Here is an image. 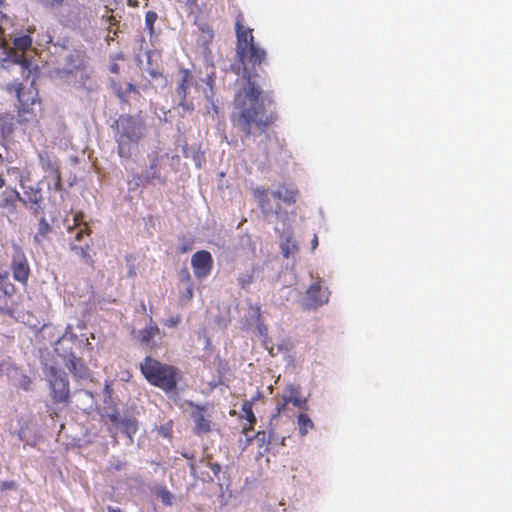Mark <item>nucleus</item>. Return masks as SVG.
Wrapping results in <instances>:
<instances>
[{
  "mask_svg": "<svg viewBox=\"0 0 512 512\" xmlns=\"http://www.w3.org/2000/svg\"><path fill=\"white\" fill-rule=\"evenodd\" d=\"M140 370L151 385L166 393L175 391L181 379V372L177 367L162 363L151 356H146L140 363Z\"/></svg>",
  "mask_w": 512,
  "mask_h": 512,
  "instance_id": "nucleus-2",
  "label": "nucleus"
},
{
  "mask_svg": "<svg viewBox=\"0 0 512 512\" xmlns=\"http://www.w3.org/2000/svg\"><path fill=\"white\" fill-rule=\"evenodd\" d=\"M3 22H8V17L0 10V49H5L8 46V41L5 36Z\"/></svg>",
  "mask_w": 512,
  "mask_h": 512,
  "instance_id": "nucleus-34",
  "label": "nucleus"
},
{
  "mask_svg": "<svg viewBox=\"0 0 512 512\" xmlns=\"http://www.w3.org/2000/svg\"><path fill=\"white\" fill-rule=\"evenodd\" d=\"M149 158L150 164L147 170L145 171L144 177L148 181L159 179L160 174L158 168L160 165L161 157L157 152H153L152 154L149 155Z\"/></svg>",
  "mask_w": 512,
  "mask_h": 512,
  "instance_id": "nucleus-23",
  "label": "nucleus"
},
{
  "mask_svg": "<svg viewBox=\"0 0 512 512\" xmlns=\"http://www.w3.org/2000/svg\"><path fill=\"white\" fill-rule=\"evenodd\" d=\"M253 196L258 202V206L261 212L265 216L277 215L280 212V207L277 205L273 207L268 197V190L263 187H256L253 189Z\"/></svg>",
  "mask_w": 512,
  "mask_h": 512,
  "instance_id": "nucleus-14",
  "label": "nucleus"
},
{
  "mask_svg": "<svg viewBox=\"0 0 512 512\" xmlns=\"http://www.w3.org/2000/svg\"><path fill=\"white\" fill-rule=\"evenodd\" d=\"M69 233H74L73 240L71 242H74L77 244V242H81L84 235L89 236L91 233V230L86 222H83V215L82 213H78L74 216V226L68 228Z\"/></svg>",
  "mask_w": 512,
  "mask_h": 512,
  "instance_id": "nucleus-15",
  "label": "nucleus"
},
{
  "mask_svg": "<svg viewBox=\"0 0 512 512\" xmlns=\"http://www.w3.org/2000/svg\"><path fill=\"white\" fill-rule=\"evenodd\" d=\"M11 269L15 280L23 284L27 283L30 268L25 255L21 251H17L13 256Z\"/></svg>",
  "mask_w": 512,
  "mask_h": 512,
  "instance_id": "nucleus-13",
  "label": "nucleus"
},
{
  "mask_svg": "<svg viewBox=\"0 0 512 512\" xmlns=\"http://www.w3.org/2000/svg\"><path fill=\"white\" fill-rule=\"evenodd\" d=\"M185 297L188 300H191L193 298V285L192 283L188 284V287L186 288Z\"/></svg>",
  "mask_w": 512,
  "mask_h": 512,
  "instance_id": "nucleus-44",
  "label": "nucleus"
},
{
  "mask_svg": "<svg viewBox=\"0 0 512 512\" xmlns=\"http://www.w3.org/2000/svg\"><path fill=\"white\" fill-rule=\"evenodd\" d=\"M115 141L121 158L130 159L132 147L143 138L141 122L128 114L120 115L115 121Z\"/></svg>",
  "mask_w": 512,
  "mask_h": 512,
  "instance_id": "nucleus-4",
  "label": "nucleus"
},
{
  "mask_svg": "<svg viewBox=\"0 0 512 512\" xmlns=\"http://www.w3.org/2000/svg\"><path fill=\"white\" fill-rule=\"evenodd\" d=\"M297 424L301 436H305L309 432V430H312L314 428L313 421L305 413H300L298 415Z\"/></svg>",
  "mask_w": 512,
  "mask_h": 512,
  "instance_id": "nucleus-26",
  "label": "nucleus"
},
{
  "mask_svg": "<svg viewBox=\"0 0 512 512\" xmlns=\"http://www.w3.org/2000/svg\"><path fill=\"white\" fill-rule=\"evenodd\" d=\"M70 249L79 257H81L84 262L88 265H93L94 260L92 256L90 255V244L86 243L85 245H79L74 242L70 243Z\"/></svg>",
  "mask_w": 512,
  "mask_h": 512,
  "instance_id": "nucleus-25",
  "label": "nucleus"
},
{
  "mask_svg": "<svg viewBox=\"0 0 512 512\" xmlns=\"http://www.w3.org/2000/svg\"><path fill=\"white\" fill-rule=\"evenodd\" d=\"M181 322V316L179 314L169 317L164 321V325L167 327H176Z\"/></svg>",
  "mask_w": 512,
  "mask_h": 512,
  "instance_id": "nucleus-40",
  "label": "nucleus"
},
{
  "mask_svg": "<svg viewBox=\"0 0 512 512\" xmlns=\"http://www.w3.org/2000/svg\"><path fill=\"white\" fill-rule=\"evenodd\" d=\"M112 88L114 89L119 100L123 103L128 101V95L130 93L139 94L138 88L132 83H128L126 89H123L118 82L113 81Z\"/></svg>",
  "mask_w": 512,
  "mask_h": 512,
  "instance_id": "nucleus-24",
  "label": "nucleus"
},
{
  "mask_svg": "<svg viewBox=\"0 0 512 512\" xmlns=\"http://www.w3.org/2000/svg\"><path fill=\"white\" fill-rule=\"evenodd\" d=\"M243 23L244 16L239 12L235 23L237 57L242 64H251L255 68L265 60L266 52L255 44L253 30Z\"/></svg>",
  "mask_w": 512,
  "mask_h": 512,
  "instance_id": "nucleus-3",
  "label": "nucleus"
},
{
  "mask_svg": "<svg viewBox=\"0 0 512 512\" xmlns=\"http://www.w3.org/2000/svg\"><path fill=\"white\" fill-rule=\"evenodd\" d=\"M25 195L27 199L22 198V202L29 203L30 209L35 215H37L41 209V203L43 201L41 190L31 188L29 191L25 192Z\"/></svg>",
  "mask_w": 512,
  "mask_h": 512,
  "instance_id": "nucleus-20",
  "label": "nucleus"
},
{
  "mask_svg": "<svg viewBox=\"0 0 512 512\" xmlns=\"http://www.w3.org/2000/svg\"><path fill=\"white\" fill-rule=\"evenodd\" d=\"M191 265L197 279L206 278L213 268V258L210 252L201 250L192 255Z\"/></svg>",
  "mask_w": 512,
  "mask_h": 512,
  "instance_id": "nucleus-10",
  "label": "nucleus"
},
{
  "mask_svg": "<svg viewBox=\"0 0 512 512\" xmlns=\"http://www.w3.org/2000/svg\"><path fill=\"white\" fill-rule=\"evenodd\" d=\"M256 439L262 444L268 445L272 439H275L274 425L269 424V433H266L265 431H259L256 435Z\"/></svg>",
  "mask_w": 512,
  "mask_h": 512,
  "instance_id": "nucleus-33",
  "label": "nucleus"
},
{
  "mask_svg": "<svg viewBox=\"0 0 512 512\" xmlns=\"http://www.w3.org/2000/svg\"><path fill=\"white\" fill-rule=\"evenodd\" d=\"M243 282L250 283V282H251V280H248V281H247V279H244V281H243Z\"/></svg>",
  "mask_w": 512,
  "mask_h": 512,
  "instance_id": "nucleus-57",
  "label": "nucleus"
},
{
  "mask_svg": "<svg viewBox=\"0 0 512 512\" xmlns=\"http://www.w3.org/2000/svg\"><path fill=\"white\" fill-rule=\"evenodd\" d=\"M255 313L257 314V322L259 323V325H258L259 332H260V334H264L266 332V327L262 323H260V321H261V308H260V306L257 305L255 307Z\"/></svg>",
  "mask_w": 512,
  "mask_h": 512,
  "instance_id": "nucleus-41",
  "label": "nucleus"
},
{
  "mask_svg": "<svg viewBox=\"0 0 512 512\" xmlns=\"http://www.w3.org/2000/svg\"><path fill=\"white\" fill-rule=\"evenodd\" d=\"M193 420L195 422L194 433L196 435H203L211 431V420L201 411L193 413Z\"/></svg>",
  "mask_w": 512,
  "mask_h": 512,
  "instance_id": "nucleus-21",
  "label": "nucleus"
},
{
  "mask_svg": "<svg viewBox=\"0 0 512 512\" xmlns=\"http://www.w3.org/2000/svg\"><path fill=\"white\" fill-rule=\"evenodd\" d=\"M22 201L19 192L13 189L3 191L0 199V207L7 209L10 213H14L17 209V203Z\"/></svg>",
  "mask_w": 512,
  "mask_h": 512,
  "instance_id": "nucleus-16",
  "label": "nucleus"
},
{
  "mask_svg": "<svg viewBox=\"0 0 512 512\" xmlns=\"http://www.w3.org/2000/svg\"><path fill=\"white\" fill-rule=\"evenodd\" d=\"M74 337H76L74 334H72V333H71V334H69V333L66 331V332H65V334L61 337L60 342H61V341H65V340H66V339H68V338H69V339H72V338H74Z\"/></svg>",
  "mask_w": 512,
  "mask_h": 512,
  "instance_id": "nucleus-49",
  "label": "nucleus"
},
{
  "mask_svg": "<svg viewBox=\"0 0 512 512\" xmlns=\"http://www.w3.org/2000/svg\"><path fill=\"white\" fill-rule=\"evenodd\" d=\"M4 5V0H0V8Z\"/></svg>",
  "mask_w": 512,
  "mask_h": 512,
  "instance_id": "nucleus-56",
  "label": "nucleus"
},
{
  "mask_svg": "<svg viewBox=\"0 0 512 512\" xmlns=\"http://www.w3.org/2000/svg\"><path fill=\"white\" fill-rule=\"evenodd\" d=\"M110 72L113 74H118L120 72V67L117 63H112L109 68Z\"/></svg>",
  "mask_w": 512,
  "mask_h": 512,
  "instance_id": "nucleus-45",
  "label": "nucleus"
},
{
  "mask_svg": "<svg viewBox=\"0 0 512 512\" xmlns=\"http://www.w3.org/2000/svg\"><path fill=\"white\" fill-rule=\"evenodd\" d=\"M281 397L288 404L291 403L293 406L298 408H304L306 405V400L301 398L300 387L293 384H290L285 388Z\"/></svg>",
  "mask_w": 512,
  "mask_h": 512,
  "instance_id": "nucleus-17",
  "label": "nucleus"
},
{
  "mask_svg": "<svg viewBox=\"0 0 512 512\" xmlns=\"http://www.w3.org/2000/svg\"><path fill=\"white\" fill-rule=\"evenodd\" d=\"M127 5L130 7H137L138 1L137 0H127Z\"/></svg>",
  "mask_w": 512,
  "mask_h": 512,
  "instance_id": "nucleus-51",
  "label": "nucleus"
},
{
  "mask_svg": "<svg viewBox=\"0 0 512 512\" xmlns=\"http://www.w3.org/2000/svg\"><path fill=\"white\" fill-rule=\"evenodd\" d=\"M41 169L44 171L43 179L48 183V189L60 192L63 189L61 165L59 159L51 152L38 153Z\"/></svg>",
  "mask_w": 512,
  "mask_h": 512,
  "instance_id": "nucleus-7",
  "label": "nucleus"
},
{
  "mask_svg": "<svg viewBox=\"0 0 512 512\" xmlns=\"http://www.w3.org/2000/svg\"><path fill=\"white\" fill-rule=\"evenodd\" d=\"M5 185V180L2 176H0V189Z\"/></svg>",
  "mask_w": 512,
  "mask_h": 512,
  "instance_id": "nucleus-53",
  "label": "nucleus"
},
{
  "mask_svg": "<svg viewBox=\"0 0 512 512\" xmlns=\"http://www.w3.org/2000/svg\"><path fill=\"white\" fill-rule=\"evenodd\" d=\"M46 6L54 7L62 4L63 0H41Z\"/></svg>",
  "mask_w": 512,
  "mask_h": 512,
  "instance_id": "nucleus-42",
  "label": "nucleus"
},
{
  "mask_svg": "<svg viewBox=\"0 0 512 512\" xmlns=\"http://www.w3.org/2000/svg\"><path fill=\"white\" fill-rule=\"evenodd\" d=\"M181 79L176 87V94L179 97V106L185 111H193L194 105L191 101L187 100L188 90L193 84V76L188 69L180 70Z\"/></svg>",
  "mask_w": 512,
  "mask_h": 512,
  "instance_id": "nucleus-11",
  "label": "nucleus"
},
{
  "mask_svg": "<svg viewBox=\"0 0 512 512\" xmlns=\"http://www.w3.org/2000/svg\"><path fill=\"white\" fill-rule=\"evenodd\" d=\"M288 403L281 397L276 404V412L270 418V425H274V421L278 420L279 414L284 412Z\"/></svg>",
  "mask_w": 512,
  "mask_h": 512,
  "instance_id": "nucleus-36",
  "label": "nucleus"
},
{
  "mask_svg": "<svg viewBox=\"0 0 512 512\" xmlns=\"http://www.w3.org/2000/svg\"><path fill=\"white\" fill-rule=\"evenodd\" d=\"M66 367L75 377L86 378L88 376V369L81 361V359L72 355L66 363Z\"/></svg>",
  "mask_w": 512,
  "mask_h": 512,
  "instance_id": "nucleus-22",
  "label": "nucleus"
},
{
  "mask_svg": "<svg viewBox=\"0 0 512 512\" xmlns=\"http://www.w3.org/2000/svg\"><path fill=\"white\" fill-rule=\"evenodd\" d=\"M189 468L192 476L199 477L203 481H217L218 484L222 487V466L219 463L213 461L212 455L207 454L198 463L190 462Z\"/></svg>",
  "mask_w": 512,
  "mask_h": 512,
  "instance_id": "nucleus-8",
  "label": "nucleus"
},
{
  "mask_svg": "<svg viewBox=\"0 0 512 512\" xmlns=\"http://www.w3.org/2000/svg\"><path fill=\"white\" fill-rule=\"evenodd\" d=\"M159 335V327L156 324H153L140 330L138 333V338L141 345L153 348L155 346L153 339Z\"/></svg>",
  "mask_w": 512,
  "mask_h": 512,
  "instance_id": "nucleus-18",
  "label": "nucleus"
},
{
  "mask_svg": "<svg viewBox=\"0 0 512 512\" xmlns=\"http://www.w3.org/2000/svg\"><path fill=\"white\" fill-rule=\"evenodd\" d=\"M280 247L285 258H289L298 250V247L296 243L293 241L292 237H287L281 243Z\"/></svg>",
  "mask_w": 512,
  "mask_h": 512,
  "instance_id": "nucleus-29",
  "label": "nucleus"
},
{
  "mask_svg": "<svg viewBox=\"0 0 512 512\" xmlns=\"http://www.w3.org/2000/svg\"><path fill=\"white\" fill-rule=\"evenodd\" d=\"M159 432L163 435V436H168L169 435V429L168 428H164V427H161Z\"/></svg>",
  "mask_w": 512,
  "mask_h": 512,
  "instance_id": "nucleus-52",
  "label": "nucleus"
},
{
  "mask_svg": "<svg viewBox=\"0 0 512 512\" xmlns=\"http://www.w3.org/2000/svg\"><path fill=\"white\" fill-rule=\"evenodd\" d=\"M51 230V227L50 225L48 224L47 220L45 219L44 216H42L39 220V223H38V230L37 232L35 233L34 235V241L36 243H41L48 235V233L50 232Z\"/></svg>",
  "mask_w": 512,
  "mask_h": 512,
  "instance_id": "nucleus-27",
  "label": "nucleus"
},
{
  "mask_svg": "<svg viewBox=\"0 0 512 512\" xmlns=\"http://www.w3.org/2000/svg\"><path fill=\"white\" fill-rule=\"evenodd\" d=\"M107 511L108 512H122V510L119 507H113V506H108Z\"/></svg>",
  "mask_w": 512,
  "mask_h": 512,
  "instance_id": "nucleus-50",
  "label": "nucleus"
},
{
  "mask_svg": "<svg viewBox=\"0 0 512 512\" xmlns=\"http://www.w3.org/2000/svg\"><path fill=\"white\" fill-rule=\"evenodd\" d=\"M4 486H5V487H7V488H9V487L13 486V483H11V484H7V483H5V484H4Z\"/></svg>",
  "mask_w": 512,
  "mask_h": 512,
  "instance_id": "nucleus-55",
  "label": "nucleus"
},
{
  "mask_svg": "<svg viewBox=\"0 0 512 512\" xmlns=\"http://www.w3.org/2000/svg\"><path fill=\"white\" fill-rule=\"evenodd\" d=\"M16 288L8 274L0 275V311L10 317H15L17 303L14 300Z\"/></svg>",
  "mask_w": 512,
  "mask_h": 512,
  "instance_id": "nucleus-9",
  "label": "nucleus"
},
{
  "mask_svg": "<svg viewBox=\"0 0 512 512\" xmlns=\"http://www.w3.org/2000/svg\"><path fill=\"white\" fill-rule=\"evenodd\" d=\"M255 76L256 73L244 67L243 77L247 85L234 97L236 111L232 114V121L246 138L265 133L278 119L277 113L266 108L261 99L262 89L253 81Z\"/></svg>",
  "mask_w": 512,
  "mask_h": 512,
  "instance_id": "nucleus-1",
  "label": "nucleus"
},
{
  "mask_svg": "<svg viewBox=\"0 0 512 512\" xmlns=\"http://www.w3.org/2000/svg\"><path fill=\"white\" fill-rule=\"evenodd\" d=\"M183 456H184L185 458H187V459L191 460V462H194V461L192 460V459H193V457H192V456H189V455H188V454H186V453H185V454H183Z\"/></svg>",
  "mask_w": 512,
  "mask_h": 512,
  "instance_id": "nucleus-54",
  "label": "nucleus"
},
{
  "mask_svg": "<svg viewBox=\"0 0 512 512\" xmlns=\"http://www.w3.org/2000/svg\"><path fill=\"white\" fill-rule=\"evenodd\" d=\"M14 46L16 49L21 51H26L32 45V38L29 35H23L20 37H16L13 40Z\"/></svg>",
  "mask_w": 512,
  "mask_h": 512,
  "instance_id": "nucleus-31",
  "label": "nucleus"
},
{
  "mask_svg": "<svg viewBox=\"0 0 512 512\" xmlns=\"http://www.w3.org/2000/svg\"><path fill=\"white\" fill-rule=\"evenodd\" d=\"M46 381L49 386V396L52 406L47 412L54 419L59 416L60 411L70 404V385L68 376L64 371L56 367H49L46 373Z\"/></svg>",
  "mask_w": 512,
  "mask_h": 512,
  "instance_id": "nucleus-5",
  "label": "nucleus"
},
{
  "mask_svg": "<svg viewBox=\"0 0 512 512\" xmlns=\"http://www.w3.org/2000/svg\"><path fill=\"white\" fill-rule=\"evenodd\" d=\"M156 495L165 506L172 505L174 496L165 486L158 487L156 489Z\"/></svg>",
  "mask_w": 512,
  "mask_h": 512,
  "instance_id": "nucleus-30",
  "label": "nucleus"
},
{
  "mask_svg": "<svg viewBox=\"0 0 512 512\" xmlns=\"http://www.w3.org/2000/svg\"><path fill=\"white\" fill-rule=\"evenodd\" d=\"M191 249V243H187V244H183L180 248H179V252L180 253H185L187 251H189Z\"/></svg>",
  "mask_w": 512,
  "mask_h": 512,
  "instance_id": "nucleus-46",
  "label": "nucleus"
},
{
  "mask_svg": "<svg viewBox=\"0 0 512 512\" xmlns=\"http://www.w3.org/2000/svg\"><path fill=\"white\" fill-rule=\"evenodd\" d=\"M105 416L114 424L120 422V413L116 407H114L111 412H106Z\"/></svg>",
  "mask_w": 512,
  "mask_h": 512,
  "instance_id": "nucleus-39",
  "label": "nucleus"
},
{
  "mask_svg": "<svg viewBox=\"0 0 512 512\" xmlns=\"http://www.w3.org/2000/svg\"><path fill=\"white\" fill-rule=\"evenodd\" d=\"M126 461L123 460H115L111 462V464L107 467L108 472H116L122 470L126 466Z\"/></svg>",
  "mask_w": 512,
  "mask_h": 512,
  "instance_id": "nucleus-37",
  "label": "nucleus"
},
{
  "mask_svg": "<svg viewBox=\"0 0 512 512\" xmlns=\"http://www.w3.org/2000/svg\"><path fill=\"white\" fill-rule=\"evenodd\" d=\"M158 15L154 11H148L145 15V26L150 34L154 32V24L157 21Z\"/></svg>",
  "mask_w": 512,
  "mask_h": 512,
  "instance_id": "nucleus-35",
  "label": "nucleus"
},
{
  "mask_svg": "<svg viewBox=\"0 0 512 512\" xmlns=\"http://www.w3.org/2000/svg\"><path fill=\"white\" fill-rule=\"evenodd\" d=\"M312 250H315L318 246V237L317 235H314L312 241H311Z\"/></svg>",
  "mask_w": 512,
  "mask_h": 512,
  "instance_id": "nucleus-48",
  "label": "nucleus"
},
{
  "mask_svg": "<svg viewBox=\"0 0 512 512\" xmlns=\"http://www.w3.org/2000/svg\"><path fill=\"white\" fill-rule=\"evenodd\" d=\"M309 305L313 308L328 303L330 292L327 287L322 286V280L318 279L310 285L306 292Z\"/></svg>",
  "mask_w": 512,
  "mask_h": 512,
  "instance_id": "nucleus-12",
  "label": "nucleus"
},
{
  "mask_svg": "<svg viewBox=\"0 0 512 512\" xmlns=\"http://www.w3.org/2000/svg\"><path fill=\"white\" fill-rule=\"evenodd\" d=\"M124 429H125V432L131 436V434H135L136 431H137V425H136V421L134 420H125L124 421Z\"/></svg>",
  "mask_w": 512,
  "mask_h": 512,
  "instance_id": "nucleus-38",
  "label": "nucleus"
},
{
  "mask_svg": "<svg viewBox=\"0 0 512 512\" xmlns=\"http://www.w3.org/2000/svg\"><path fill=\"white\" fill-rule=\"evenodd\" d=\"M274 198L282 200L287 205H293L296 202L297 190L291 187L281 185L272 192Z\"/></svg>",
  "mask_w": 512,
  "mask_h": 512,
  "instance_id": "nucleus-19",
  "label": "nucleus"
},
{
  "mask_svg": "<svg viewBox=\"0 0 512 512\" xmlns=\"http://www.w3.org/2000/svg\"><path fill=\"white\" fill-rule=\"evenodd\" d=\"M242 411L245 414L247 421L254 425L256 423V416L253 412V400L245 401L242 404Z\"/></svg>",
  "mask_w": 512,
  "mask_h": 512,
  "instance_id": "nucleus-32",
  "label": "nucleus"
},
{
  "mask_svg": "<svg viewBox=\"0 0 512 512\" xmlns=\"http://www.w3.org/2000/svg\"><path fill=\"white\" fill-rule=\"evenodd\" d=\"M181 277H182V280L186 281L188 284L191 283V276L187 269L182 270Z\"/></svg>",
  "mask_w": 512,
  "mask_h": 512,
  "instance_id": "nucleus-43",
  "label": "nucleus"
},
{
  "mask_svg": "<svg viewBox=\"0 0 512 512\" xmlns=\"http://www.w3.org/2000/svg\"><path fill=\"white\" fill-rule=\"evenodd\" d=\"M17 98L19 102L18 121L21 123L37 121L38 114L41 111V100L34 84L31 83L29 86L19 84Z\"/></svg>",
  "mask_w": 512,
  "mask_h": 512,
  "instance_id": "nucleus-6",
  "label": "nucleus"
},
{
  "mask_svg": "<svg viewBox=\"0 0 512 512\" xmlns=\"http://www.w3.org/2000/svg\"><path fill=\"white\" fill-rule=\"evenodd\" d=\"M150 76L154 79L158 78V77H162V73H160L159 71H156V70H151L149 72Z\"/></svg>",
  "mask_w": 512,
  "mask_h": 512,
  "instance_id": "nucleus-47",
  "label": "nucleus"
},
{
  "mask_svg": "<svg viewBox=\"0 0 512 512\" xmlns=\"http://www.w3.org/2000/svg\"><path fill=\"white\" fill-rule=\"evenodd\" d=\"M69 63L75 69H82L86 64V54L84 51L76 50L74 54L69 57Z\"/></svg>",
  "mask_w": 512,
  "mask_h": 512,
  "instance_id": "nucleus-28",
  "label": "nucleus"
}]
</instances>
